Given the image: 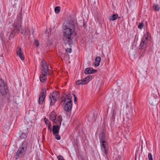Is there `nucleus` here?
<instances>
[{
    "mask_svg": "<svg viewBox=\"0 0 160 160\" xmlns=\"http://www.w3.org/2000/svg\"><path fill=\"white\" fill-rule=\"evenodd\" d=\"M63 41L64 43H68L69 47L73 42V35H76L75 28L74 22L70 20L64 23L62 26Z\"/></svg>",
    "mask_w": 160,
    "mask_h": 160,
    "instance_id": "1",
    "label": "nucleus"
},
{
    "mask_svg": "<svg viewBox=\"0 0 160 160\" xmlns=\"http://www.w3.org/2000/svg\"><path fill=\"white\" fill-rule=\"evenodd\" d=\"M22 12L20 11L17 15L16 20L13 23V28L10 34L9 38H13L14 34L18 33L19 32H20L23 35H28L29 33L30 34V30L28 28L27 30L26 29L24 30L23 29H22L20 31L22 23Z\"/></svg>",
    "mask_w": 160,
    "mask_h": 160,
    "instance_id": "2",
    "label": "nucleus"
},
{
    "mask_svg": "<svg viewBox=\"0 0 160 160\" xmlns=\"http://www.w3.org/2000/svg\"><path fill=\"white\" fill-rule=\"evenodd\" d=\"M28 140H24L22 142L21 146L19 148L15 155V158L16 159H18L20 157H23L24 156L28 150Z\"/></svg>",
    "mask_w": 160,
    "mask_h": 160,
    "instance_id": "3",
    "label": "nucleus"
},
{
    "mask_svg": "<svg viewBox=\"0 0 160 160\" xmlns=\"http://www.w3.org/2000/svg\"><path fill=\"white\" fill-rule=\"evenodd\" d=\"M41 73L42 74L40 76V79L42 82H45L47 79L46 76L49 75L50 73L48 72V67L46 62L44 61L43 59L41 61Z\"/></svg>",
    "mask_w": 160,
    "mask_h": 160,
    "instance_id": "4",
    "label": "nucleus"
},
{
    "mask_svg": "<svg viewBox=\"0 0 160 160\" xmlns=\"http://www.w3.org/2000/svg\"><path fill=\"white\" fill-rule=\"evenodd\" d=\"M64 104V109L68 112L71 111L72 108V96L70 93L66 94L65 98L62 100Z\"/></svg>",
    "mask_w": 160,
    "mask_h": 160,
    "instance_id": "5",
    "label": "nucleus"
},
{
    "mask_svg": "<svg viewBox=\"0 0 160 160\" xmlns=\"http://www.w3.org/2000/svg\"><path fill=\"white\" fill-rule=\"evenodd\" d=\"M59 93L56 91L51 92L49 95V100L50 102V105L52 106L54 105L55 102L59 98Z\"/></svg>",
    "mask_w": 160,
    "mask_h": 160,
    "instance_id": "6",
    "label": "nucleus"
},
{
    "mask_svg": "<svg viewBox=\"0 0 160 160\" xmlns=\"http://www.w3.org/2000/svg\"><path fill=\"white\" fill-rule=\"evenodd\" d=\"M10 92L9 87L6 82H5L4 80L0 78V93L4 94L7 93L8 92Z\"/></svg>",
    "mask_w": 160,
    "mask_h": 160,
    "instance_id": "7",
    "label": "nucleus"
},
{
    "mask_svg": "<svg viewBox=\"0 0 160 160\" xmlns=\"http://www.w3.org/2000/svg\"><path fill=\"white\" fill-rule=\"evenodd\" d=\"M1 95L3 96L2 99L0 102V106L1 107H3L5 104L7 102H10V92H8L7 94L6 93L4 94H1Z\"/></svg>",
    "mask_w": 160,
    "mask_h": 160,
    "instance_id": "8",
    "label": "nucleus"
},
{
    "mask_svg": "<svg viewBox=\"0 0 160 160\" xmlns=\"http://www.w3.org/2000/svg\"><path fill=\"white\" fill-rule=\"evenodd\" d=\"M92 78L91 75H88L84 78L78 80L76 82V84L77 85H84L87 84Z\"/></svg>",
    "mask_w": 160,
    "mask_h": 160,
    "instance_id": "9",
    "label": "nucleus"
},
{
    "mask_svg": "<svg viewBox=\"0 0 160 160\" xmlns=\"http://www.w3.org/2000/svg\"><path fill=\"white\" fill-rule=\"evenodd\" d=\"M46 90L45 88H43L40 93L38 100V104L41 105L43 104L46 96Z\"/></svg>",
    "mask_w": 160,
    "mask_h": 160,
    "instance_id": "10",
    "label": "nucleus"
},
{
    "mask_svg": "<svg viewBox=\"0 0 160 160\" xmlns=\"http://www.w3.org/2000/svg\"><path fill=\"white\" fill-rule=\"evenodd\" d=\"M148 38L146 37V35H144L142 38V40L141 42L140 47V48L143 49L147 47V43Z\"/></svg>",
    "mask_w": 160,
    "mask_h": 160,
    "instance_id": "11",
    "label": "nucleus"
},
{
    "mask_svg": "<svg viewBox=\"0 0 160 160\" xmlns=\"http://www.w3.org/2000/svg\"><path fill=\"white\" fill-rule=\"evenodd\" d=\"M107 144L106 142V143H100L101 150L106 156L108 153V148L107 147Z\"/></svg>",
    "mask_w": 160,
    "mask_h": 160,
    "instance_id": "12",
    "label": "nucleus"
},
{
    "mask_svg": "<svg viewBox=\"0 0 160 160\" xmlns=\"http://www.w3.org/2000/svg\"><path fill=\"white\" fill-rule=\"evenodd\" d=\"M97 72V70L94 69L92 68H87L84 71V73L86 74H90L95 73Z\"/></svg>",
    "mask_w": 160,
    "mask_h": 160,
    "instance_id": "13",
    "label": "nucleus"
},
{
    "mask_svg": "<svg viewBox=\"0 0 160 160\" xmlns=\"http://www.w3.org/2000/svg\"><path fill=\"white\" fill-rule=\"evenodd\" d=\"M16 53L22 60L24 59V56L23 53L22 52L21 48L18 47Z\"/></svg>",
    "mask_w": 160,
    "mask_h": 160,
    "instance_id": "14",
    "label": "nucleus"
},
{
    "mask_svg": "<svg viewBox=\"0 0 160 160\" xmlns=\"http://www.w3.org/2000/svg\"><path fill=\"white\" fill-rule=\"evenodd\" d=\"M60 127L54 125L52 126V132L54 135L56 134H58L59 133V131Z\"/></svg>",
    "mask_w": 160,
    "mask_h": 160,
    "instance_id": "15",
    "label": "nucleus"
},
{
    "mask_svg": "<svg viewBox=\"0 0 160 160\" xmlns=\"http://www.w3.org/2000/svg\"><path fill=\"white\" fill-rule=\"evenodd\" d=\"M57 116L56 112L53 111L50 114L49 118L50 120L54 122L56 119V117Z\"/></svg>",
    "mask_w": 160,
    "mask_h": 160,
    "instance_id": "16",
    "label": "nucleus"
},
{
    "mask_svg": "<svg viewBox=\"0 0 160 160\" xmlns=\"http://www.w3.org/2000/svg\"><path fill=\"white\" fill-rule=\"evenodd\" d=\"M56 121L55 122V123L56 124V126H58L60 127L61 125V122L62 121V118L61 115L58 116L57 118L56 119Z\"/></svg>",
    "mask_w": 160,
    "mask_h": 160,
    "instance_id": "17",
    "label": "nucleus"
},
{
    "mask_svg": "<svg viewBox=\"0 0 160 160\" xmlns=\"http://www.w3.org/2000/svg\"><path fill=\"white\" fill-rule=\"evenodd\" d=\"M100 143H106L105 135L103 132H101L99 135Z\"/></svg>",
    "mask_w": 160,
    "mask_h": 160,
    "instance_id": "18",
    "label": "nucleus"
},
{
    "mask_svg": "<svg viewBox=\"0 0 160 160\" xmlns=\"http://www.w3.org/2000/svg\"><path fill=\"white\" fill-rule=\"evenodd\" d=\"M118 18L120 19V17H119L117 13H114L109 17V20L111 21H113Z\"/></svg>",
    "mask_w": 160,
    "mask_h": 160,
    "instance_id": "19",
    "label": "nucleus"
},
{
    "mask_svg": "<svg viewBox=\"0 0 160 160\" xmlns=\"http://www.w3.org/2000/svg\"><path fill=\"white\" fill-rule=\"evenodd\" d=\"M101 61V58L100 57H97L95 59V62L94 65L95 67L98 66L100 64V62Z\"/></svg>",
    "mask_w": 160,
    "mask_h": 160,
    "instance_id": "20",
    "label": "nucleus"
},
{
    "mask_svg": "<svg viewBox=\"0 0 160 160\" xmlns=\"http://www.w3.org/2000/svg\"><path fill=\"white\" fill-rule=\"evenodd\" d=\"M20 132H21L20 131ZM27 136L28 134L27 132H22L21 133L20 132H19V137L21 139H26L27 137Z\"/></svg>",
    "mask_w": 160,
    "mask_h": 160,
    "instance_id": "21",
    "label": "nucleus"
},
{
    "mask_svg": "<svg viewBox=\"0 0 160 160\" xmlns=\"http://www.w3.org/2000/svg\"><path fill=\"white\" fill-rule=\"evenodd\" d=\"M152 8L155 11H158L160 8L159 5L155 3L153 4Z\"/></svg>",
    "mask_w": 160,
    "mask_h": 160,
    "instance_id": "22",
    "label": "nucleus"
},
{
    "mask_svg": "<svg viewBox=\"0 0 160 160\" xmlns=\"http://www.w3.org/2000/svg\"><path fill=\"white\" fill-rule=\"evenodd\" d=\"M115 117V112L114 111H113L111 117L110 118V119H111V121L112 122L114 121Z\"/></svg>",
    "mask_w": 160,
    "mask_h": 160,
    "instance_id": "23",
    "label": "nucleus"
},
{
    "mask_svg": "<svg viewBox=\"0 0 160 160\" xmlns=\"http://www.w3.org/2000/svg\"><path fill=\"white\" fill-rule=\"evenodd\" d=\"M60 9L61 8L59 6H56L54 9L55 13H58L60 12Z\"/></svg>",
    "mask_w": 160,
    "mask_h": 160,
    "instance_id": "24",
    "label": "nucleus"
},
{
    "mask_svg": "<svg viewBox=\"0 0 160 160\" xmlns=\"http://www.w3.org/2000/svg\"><path fill=\"white\" fill-rule=\"evenodd\" d=\"M44 121L45 123L47 125H49V124H51L49 120L46 118H44Z\"/></svg>",
    "mask_w": 160,
    "mask_h": 160,
    "instance_id": "25",
    "label": "nucleus"
},
{
    "mask_svg": "<svg viewBox=\"0 0 160 160\" xmlns=\"http://www.w3.org/2000/svg\"><path fill=\"white\" fill-rule=\"evenodd\" d=\"M143 25L144 24L142 22H140L139 23L138 27L139 29H142L143 28Z\"/></svg>",
    "mask_w": 160,
    "mask_h": 160,
    "instance_id": "26",
    "label": "nucleus"
},
{
    "mask_svg": "<svg viewBox=\"0 0 160 160\" xmlns=\"http://www.w3.org/2000/svg\"><path fill=\"white\" fill-rule=\"evenodd\" d=\"M148 157L149 160H153L152 154L151 153H149L148 155Z\"/></svg>",
    "mask_w": 160,
    "mask_h": 160,
    "instance_id": "27",
    "label": "nucleus"
},
{
    "mask_svg": "<svg viewBox=\"0 0 160 160\" xmlns=\"http://www.w3.org/2000/svg\"><path fill=\"white\" fill-rule=\"evenodd\" d=\"M65 51L66 52H67L68 53H70L72 52V50L71 48H67L66 49Z\"/></svg>",
    "mask_w": 160,
    "mask_h": 160,
    "instance_id": "28",
    "label": "nucleus"
},
{
    "mask_svg": "<svg viewBox=\"0 0 160 160\" xmlns=\"http://www.w3.org/2000/svg\"><path fill=\"white\" fill-rule=\"evenodd\" d=\"M55 136V138L58 140H59L61 139V137L58 134H56L54 135Z\"/></svg>",
    "mask_w": 160,
    "mask_h": 160,
    "instance_id": "29",
    "label": "nucleus"
},
{
    "mask_svg": "<svg viewBox=\"0 0 160 160\" xmlns=\"http://www.w3.org/2000/svg\"><path fill=\"white\" fill-rule=\"evenodd\" d=\"M72 95L74 97V101L75 103L76 104V102H77V98L75 94L73 93Z\"/></svg>",
    "mask_w": 160,
    "mask_h": 160,
    "instance_id": "30",
    "label": "nucleus"
},
{
    "mask_svg": "<svg viewBox=\"0 0 160 160\" xmlns=\"http://www.w3.org/2000/svg\"><path fill=\"white\" fill-rule=\"evenodd\" d=\"M57 158L58 160H65L63 157L61 155L58 156L57 157Z\"/></svg>",
    "mask_w": 160,
    "mask_h": 160,
    "instance_id": "31",
    "label": "nucleus"
},
{
    "mask_svg": "<svg viewBox=\"0 0 160 160\" xmlns=\"http://www.w3.org/2000/svg\"><path fill=\"white\" fill-rule=\"evenodd\" d=\"M34 44L37 47H38L39 45V43L37 40H35L34 41Z\"/></svg>",
    "mask_w": 160,
    "mask_h": 160,
    "instance_id": "32",
    "label": "nucleus"
},
{
    "mask_svg": "<svg viewBox=\"0 0 160 160\" xmlns=\"http://www.w3.org/2000/svg\"><path fill=\"white\" fill-rule=\"evenodd\" d=\"M78 158L79 160H85L84 158L82 157V156L80 155L78 157Z\"/></svg>",
    "mask_w": 160,
    "mask_h": 160,
    "instance_id": "33",
    "label": "nucleus"
},
{
    "mask_svg": "<svg viewBox=\"0 0 160 160\" xmlns=\"http://www.w3.org/2000/svg\"><path fill=\"white\" fill-rule=\"evenodd\" d=\"M48 128L49 130L50 131H51L52 130V126H51V124H49V125L48 126Z\"/></svg>",
    "mask_w": 160,
    "mask_h": 160,
    "instance_id": "34",
    "label": "nucleus"
},
{
    "mask_svg": "<svg viewBox=\"0 0 160 160\" xmlns=\"http://www.w3.org/2000/svg\"><path fill=\"white\" fill-rule=\"evenodd\" d=\"M85 22L84 21H83V26L85 28H87V25L86 24Z\"/></svg>",
    "mask_w": 160,
    "mask_h": 160,
    "instance_id": "35",
    "label": "nucleus"
},
{
    "mask_svg": "<svg viewBox=\"0 0 160 160\" xmlns=\"http://www.w3.org/2000/svg\"><path fill=\"white\" fill-rule=\"evenodd\" d=\"M144 35H146L147 37L148 38H148H150L151 37V34L149 33H147V34H144Z\"/></svg>",
    "mask_w": 160,
    "mask_h": 160,
    "instance_id": "36",
    "label": "nucleus"
},
{
    "mask_svg": "<svg viewBox=\"0 0 160 160\" xmlns=\"http://www.w3.org/2000/svg\"><path fill=\"white\" fill-rule=\"evenodd\" d=\"M27 131H28V128H27Z\"/></svg>",
    "mask_w": 160,
    "mask_h": 160,
    "instance_id": "37",
    "label": "nucleus"
},
{
    "mask_svg": "<svg viewBox=\"0 0 160 160\" xmlns=\"http://www.w3.org/2000/svg\"><path fill=\"white\" fill-rule=\"evenodd\" d=\"M38 160H40V159H38Z\"/></svg>",
    "mask_w": 160,
    "mask_h": 160,
    "instance_id": "38",
    "label": "nucleus"
}]
</instances>
